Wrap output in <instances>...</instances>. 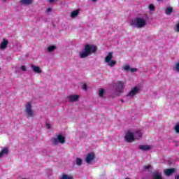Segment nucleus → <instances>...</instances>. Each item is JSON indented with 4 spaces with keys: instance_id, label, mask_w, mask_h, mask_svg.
<instances>
[{
    "instance_id": "nucleus-20",
    "label": "nucleus",
    "mask_w": 179,
    "mask_h": 179,
    "mask_svg": "<svg viewBox=\"0 0 179 179\" xmlns=\"http://www.w3.org/2000/svg\"><path fill=\"white\" fill-rule=\"evenodd\" d=\"M98 93L99 97H103V96H104V89L99 88V90H98Z\"/></svg>"
},
{
    "instance_id": "nucleus-38",
    "label": "nucleus",
    "mask_w": 179,
    "mask_h": 179,
    "mask_svg": "<svg viewBox=\"0 0 179 179\" xmlns=\"http://www.w3.org/2000/svg\"><path fill=\"white\" fill-rule=\"evenodd\" d=\"M4 1H7V0H4Z\"/></svg>"
},
{
    "instance_id": "nucleus-7",
    "label": "nucleus",
    "mask_w": 179,
    "mask_h": 179,
    "mask_svg": "<svg viewBox=\"0 0 179 179\" xmlns=\"http://www.w3.org/2000/svg\"><path fill=\"white\" fill-rule=\"evenodd\" d=\"M125 141L127 142H133L135 139V136H134V133L127 132L124 136Z\"/></svg>"
},
{
    "instance_id": "nucleus-4",
    "label": "nucleus",
    "mask_w": 179,
    "mask_h": 179,
    "mask_svg": "<svg viewBox=\"0 0 179 179\" xmlns=\"http://www.w3.org/2000/svg\"><path fill=\"white\" fill-rule=\"evenodd\" d=\"M58 143L62 144L65 143V137H64V136L62 135H59L57 136V138H53L52 140L53 145H58Z\"/></svg>"
},
{
    "instance_id": "nucleus-11",
    "label": "nucleus",
    "mask_w": 179,
    "mask_h": 179,
    "mask_svg": "<svg viewBox=\"0 0 179 179\" xmlns=\"http://www.w3.org/2000/svg\"><path fill=\"white\" fill-rule=\"evenodd\" d=\"M139 89L138 87H134L127 94L129 97H134L138 93Z\"/></svg>"
},
{
    "instance_id": "nucleus-36",
    "label": "nucleus",
    "mask_w": 179,
    "mask_h": 179,
    "mask_svg": "<svg viewBox=\"0 0 179 179\" xmlns=\"http://www.w3.org/2000/svg\"><path fill=\"white\" fill-rule=\"evenodd\" d=\"M55 0H49V2L50 3H52V2H54Z\"/></svg>"
},
{
    "instance_id": "nucleus-8",
    "label": "nucleus",
    "mask_w": 179,
    "mask_h": 179,
    "mask_svg": "<svg viewBox=\"0 0 179 179\" xmlns=\"http://www.w3.org/2000/svg\"><path fill=\"white\" fill-rule=\"evenodd\" d=\"M95 157L96 156L94 155V153L93 152L88 153L85 159L86 163H87L88 164L92 163V162H93V159H95Z\"/></svg>"
},
{
    "instance_id": "nucleus-19",
    "label": "nucleus",
    "mask_w": 179,
    "mask_h": 179,
    "mask_svg": "<svg viewBox=\"0 0 179 179\" xmlns=\"http://www.w3.org/2000/svg\"><path fill=\"white\" fill-rule=\"evenodd\" d=\"M165 13L166 15H171V13H173V8L171 7L166 8Z\"/></svg>"
},
{
    "instance_id": "nucleus-21",
    "label": "nucleus",
    "mask_w": 179,
    "mask_h": 179,
    "mask_svg": "<svg viewBox=\"0 0 179 179\" xmlns=\"http://www.w3.org/2000/svg\"><path fill=\"white\" fill-rule=\"evenodd\" d=\"M76 161L77 166H82L83 160L81 158L77 157Z\"/></svg>"
},
{
    "instance_id": "nucleus-3",
    "label": "nucleus",
    "mask_w": 179,
    "mask_h": 179,
    "mask_svg": "<svg viewBox=\"0 0 179 179\" xmlns=\"http://www.w3.org/2000/svg\"><path fill=\"white\" fill-rule=\"evenodd\" d=\"M113 59V52H110L108 55L105 57V62L108 64V66H110V68H113V66H115L117 65V62L115 60H111Z\"/></svg>"
},
{
    "instance_id": "nucleus-37",
    "label": "nucleus",
    "mask_w": 179,
    "mask_h": 179,
    "mask_svg": "<svg viewBox=\"0 0 179 179\" xmlns=\"http://www.w3.org/2000/svg\"><path fill=\"white\" fill-rule=\"evenodd\" d=\"M92 2H96V1H97V0H92Z\"/></svg>"
},
{
    "instance_id": "nucleus-18",
    "label": "nucleus",
    "mask_w": 179,
    "mask_h": 179,
    "mask_svg": "<svg viewBox=\"0 0 179 179\" xmlns=\"http://www.w3.org/2000/svg\"><path fill=\"white\" fill-rule=\"evenodd\" d=\"M8 152H9V150L8 149V148H4L0 152V158L2 157L3 155H8Z\"/></svg>"
},
{
    "instance_id": "nucleus-22",
    "label": "nucleus",
    "mask_w": 179,
    "mask_h": 179,
    "mask_svg": "<svg viewBox=\"0 0 179 179\" xmlns=\"http://www.w3.org/2000/svg\"><path fill=\"white\" fill-rule=\"evenodd\" d=\"M61 179H73V177L72 176L64 174Z\"/></svg>"
},
{
    "instance_id": "nucleus-33",
    "label": "nucleus",
    "mask_w": 179,
    "mask_h": 179,
    "mask_svg": "<svg viewBox=\"0 0 179 179\" xmlns=\"http://www.w3.org/2000/svg\"><path fill=\"white\" fill-rule=\"evenodd\" d=\"M145 170H149V169H150V165L145 166Z\"/></svg>"
},
{
    "instance_id": "nucleus-32",
    "label": "nucleus",
    "mask_w": 179,
    "mask_h": 179,
    "mask_svg": "<svg viewBox=\"0 0 179 179\" xmlns=\"http://www.w3.org/2000/svg\"><path fill=\"white\" fill-rule=\"evenodd\" d=\"M176 31H179V22L176 24Z\"/></svg>"
},
{
    "instance_id": "nucleus-12",
    "label": "nucleus",
    "mask_w": 179,
    "mask_h": 179,
    "mask_svg": "<svg viewBox=\"0 0 179 179\" xmlns=\"http://www.w3.org/2000/svg\"><path fill=\"white\" fill-rule=\"evenodd\" d=\"M67 99H69V101L73 103L75 101H78L79 99V95H70L67 97Z\"/></svg>"
},
{
    "instance_id": "nucleus-31",
    "label": "nucleus",
    "mask_w": 179,
    "mask_h": 179,
    "mask_svg": "<svg viewBox=\"0 0 179 179\" xmlns=\"http://www.w3.org/2000/svg\"><path fill=\"white\" fill-rule=\"evenodd\" d=\"M136 71H138L136 69H130V72H136Z\"/></svg>"
},
{
    "instance_id": "nucleus-30",
    "label": "nucleus",
    "mask_w": 179,
    "mask_h": 179,
    "mask_svg": "<svg viewBox=\"0 0 179 179\" xmlns=\"http://www.w3.org/2000/svg\"><path fill=\"white\" fill-rule=\"evenodd\" d=\"M21 69H22V71H23V72L26 71V66H22Z\"/></svg>"
},
{
    "instance_id": "nucleus-28",
    "label": "nucleus",
    "mask_w": 179,
    "mask_h": 179,
    "mask_svg": "<svg viewBox=\"0 0 179 179\" xmlns=\"http://www.w3.org/2000/svg\"><path fill=\"white\" fill-rule=\"evenodd\" d=\"M83 90H87V85L86 84H84L83 86Z\"/></svg>"
},
{
    "instance_id": "nucleus-35",
    "label": "nucleus",
    "mask_w": 179,
    "mask_h": 179,
    "mask_svg": "<svg viewBox=\"0 0 179 179\" xmlns=\"http://www.w3.org/2000/svg\"><path fill=\"white\" fill-rule=\"evenodd\" d=\"M175 179H179V175H176L175 176Z\"/></svg>"
},
{
    "instance_id": "nucleus-5",
    "label": "nucleus",
    "mask_w": 179,
    "mask_h": 179,
    "mask_svg": "<svg viewBox=\"0 0 179 179\" xmlns=\"http://www.w3.org/2000/svg\"><path fill=\"white\" fill-rule=\"evenodd\" d=\"M117 85L118 87L116 89V96H120L122 93V89H124V82L118 81Z\"/></svg>"
},
{
    "instance_id": "nucleus-25",
    "label": "nucleus",
    "mask_w": 179,
    "mask_h": 179,
    "mask_svg": "<svg viewBox=\"0 0 179 179\" xmlns=\"http://www.w3.org/2000/svg\"><path fill=\"white\" fill-rule=\"evenodd\" d=\"M175 69L176 72H179V62L176 64Z\"/></svg>"
},
{
    "instance_id": "nucleus-6",
    "label": "nucleus",
    "mask_w": 179,
    "mask_h": 179,
    "mask_svg": "<svg viewBox=\"0 0 179 179\" xmlns=\"http://www.w3.org/2000/svg\"><path fill=\"white\" fill-rule=\"evenodd\" d=\"M25 111H26L27 114L29 115V117H31L32 118L33 110H31V103L30 102H28L27 103Z\"/></svg>"
},
{
    "instance_id": "nucleus-2",
    "label": "nucleus",
    "mask_w": 179,
    "mask_h": 179,
    "mask_svg": "<svg viewBox=\"0 0 179 179\" xmlns=\"http://www.w3.org/2000/svg\"><path fill=\"white\" fill-rule=\"evenodd\" d=\"M131 25L138 29H142L146 26V20L142 17H136L131 22Z\"/></svg>"
},
{
    "instance_id": "nucleus-10",
    "label": "nucleus",
    "mask_w": 179,
    "mask_h": 179,
    "mask_svg": "<svg viewBox=\"0 0 179 179\" xmlns=\"http://www.w3.org/2000/svg\"><path fill=\"white\" fill-rule=\"evenodd\" d=\"M164 173L165 176H167L169 177V176H171V174L176 173V169L172 168V169H165L164 171Z\"/></svg>"
},
{
    "instance_id": "nucleus-26",
    "label": "nucleus",
    "mask_w": 179,
    "mask_h": 179,
    "mask_svg": "<svg viewBox=\"0 0 179 179\" xmlns=\"http://www.w3.org/2000/svg\"><path fill=\"white\" fill-rule=\"evenodd\" d=\"M124 71H127V72L131 71V67H129V65L124 66Z\"/></svg>"
},
{
    "instance_id": "nucleus-34",
    "label": "nucleus",
    "mask_w": 179,
    "mask_h": 179,
    "mask_svg": "<svg viewBox=\"0 0 179 179\" xmlns=\"http://www.w3.org/2000/svg\"><path fill=\"white\" fill-rule=\"evenodd\" d=\"M51 10H52L51 8H47L46 12H51Z\"/></svg>"
},
{
    "instance_id": "nucleus-17",
    "label": "nucleus",
    "mask_w": 179,
    "mask_h": 179,
    "mask_svg": "<svg viewBox=\"0 0 179 179\" xmlns=\"http://www.w3.org/2000/svg\"><path fill=\"white\" fill-rule=\"evenodd\" d=\"M33 3V0H21L20 3L22 5H31Z\"/></svg>"
},
{
    "instance_id": "nucleus-29",
    "label": "nucleus",
    "mask_w": 179,
    "mask_h": 179,
    "mask_svg": "<svg viewBox=\"0 0 179 179\" xmlns=\"http://www.w3.org/2000/svg\"><path fill=\"white\" fill-rule=\"evenodd\" d=\"M46 128H48V129H50L51 125L49 123H46Z\"/></svg>"
},
{
    "instance_id": "nucleus-24",
    "label": "nucleus",
    "mask_w": 179,
    "mask_h": 179,
    "mask_svg": "<svg viewBox=\"0 0 179 179\" xmlns=\"http://www.w3.org/2000/svg\"><path fill=\"white\" fill-rule=\"evenodd\" d=\"M174 129L176 134H179V124H176V127H174Z\"/></svg>"
},
{
    "instance_id": "nucleus-14",
    "label": "nucleus",
    "mask_w": 179,
    "mask_h": 179,
    "mask_svg": "<svg viewBox=\"0 0 179 179\" xmlns=\"http://www.w3.org/2000/svg\"><path fill=\"white\" fill-rule=\"evenodd\" d=\"M152 179H163L162 173L156 171L152 173Z\"/></svg>"
},
{
    "instance_id": "nucleus-15",
    "label": "nucleus",
    "mask_w": 179,
    "mask_h": 179,
    "mask_svg": "<svg viewBox=\"0 0 179 179\" xmlns=\"http://www.w3.org/2000/svg\"><path fill=\"white\" fill-rule=\"evenodd\" d=\"M34 72H35V73H41V69H40L39 66H34L33 64L31 65Z\"/></svg>"
},
{
    "instance_id": "nucleus-1",
    "label": "nucleus",
    "mask_w": 179,
    "mask_h": 179,
    "mask_svg": "<svg viewBox=\"0 0 179 179\" xmlns=\"http://www.w3.org/2000/svg\"><path fill=\"white\" fill-rule=\"evenodd\" d=\"M97 52V46L93 44H85L83 52H80V58H87L92 54Z\"/></svg>"
},
{
    "instance_id": "nucleus-27",
    "label": "nucleus",
    "mask_w": 179,
    "mask_h": 179,
    "mask_svg": "<svg viewBox=\"0 0 179 179\" xmlns=\"http://www.w3.org/2000/svg\"><path fill=\"white\" fill-rule=\"evenodd\" d=\"M149 9L150 10H155V6L153 4H150Z\"/></svg>"
},
{
    "instance_id": "nucleus-9",
    "label": "nucleus",
    "mask_w": 179,
    "mask_h": 179,
    "mask_svg": "<svg viewBox=\"0 0 179 179\" xmlns=\"http://www.w3.org/2000/svg\"><path fill=\"white\" fill-rule=\"evenodd\" d=\"M9 41L5 38L3 39L2 42L0 44V50H5L8 47Z\"/></svg>"
},
{
    "instance_id": "nucleus-23",
    "label": "nucleus",
    "mask_w": 179,
    "mask_h": 179,
    "mask_svg": "<svg viewBox=\"0 0 179 179\" xmlns=\"http://www.w3.org/2000/svg\"><path fill=\"white\" fill-rule=\"evenodd\" d=\"M55 48H57V47H55V45H51V46H49L48 48V51L49 52H52V51H54V50H55Z\"/></svg>"
},
{
    "instance_id": "nucleus-13",
    "label": "nucleus",
    "mask_w": 179,
    "mask_h": 179,
    "mask_svg": "<svg viewBox=\"0 0 179 179\" xmlns=\"http://www.w3.org/2000/svg\"><path fill=\"white\" fill-rule=\"evenodd\" d=\"M138 149H140V150H150V149H152V147L150 145H141L138 146Z\"/></svg>"
},
{
    "instance_id": "nucleus-16",
    "label": "nucleus",
    "mask_w": 179,
    "mask_h": 179,
    "mask_svg": "<svg viewBox=\"0 0 179 179\" xmlns=\"http://www.w3.org/2000/svg\"><path fill=\"white\" fill-rule=\"evenodd\" d=\"M79 12H80V9H77V10L71 12V17L74 19V17H76V16H78V15H79Z\"/></svg>"
}]
</instances>
